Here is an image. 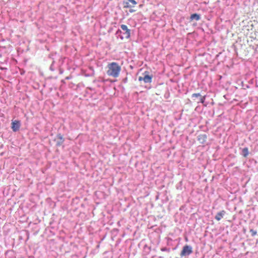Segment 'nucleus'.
I'll use <instances>...</instances> for the list:
<instances>
[{
    "instance_id": "obj_3",
    "label": "nucleus",
    "mask_w": 258,
    "mask_h": 258,
    "mask_svg": "<svg viewBox=\"0 0 258 258\" xmlns=\"http://www.w3.org/2000/svg\"><path fill=\"white\" fill-rule=\"evenodd\" d=\"M192 252V247L188 245H184L180 252V255L181 257L189 255Z\"/></svg>"
},
{
    "instance_id": "obj_5",
    "label": "nucleus",
    "mask_w": 258,
    "mask_h": 258,
    "mask_svg": "<svg viewBox=\"0 0 258 258\" xmlns=\"http://www.w3.org/2000/svg\"><path fill=\"white\" fill-rule=\"evenodd\" d=\"M152 76H150L148 74V72H145L144 73V76L143 77H139V81H143L145 83H151L152 82Z\"/></svg>"
},
{
    "instance_id": "obj_2",
    "label": "nucleus",
    "mask_w": 258,
    "mask_h": 258,
    "mask_svg": "<svg viewBox=\"0 0 258 258\" xmlns=\"http://www.w3.org/2000/svg\"><path fill=\"white\" fill-rule=\"evenodd\" d=\"M137 4V2L135 0H125L122 3L123 8L130 9V12L133 13L136 11L135 10L133 9V8Z\"/></svg>"
},
{
    "instance_id": "obj_11",
    "label": "nucleus",
    "mask_w": 258,
    "mask_h": 258,
    "mask_svg": "<svg viewBox=\"0 0 258 258\" xmlns=\"http://www.w3.org/2000/svg\"><path fill=\"white\" fill-rule=\"evenodd\" d=\"M201 18L200 15L198 14H193L191 15L190 19L191 21H192L194 20H196V21L200 20Z\"/></svg>"
},
{
    "instance_id": "obj_13",
    "label": "nucleus",
    "mask_w": 258,
    "mask_h": 258,
    "mask_svg": "<svg viewBox=\"0 0 258 258\" xmlns=\"http://www.w3.org/2000/svg\"><path fill=\"white\" fill-rule=\"evenodd\" d=\"M250 232L251 233V235L252 236H254V235H256V233H257L256 231L254 230H253V229H250Z\"/></svg>"
},
{
    "instance_id": "obj_1",
    "label": "nucleus",
    "mask_w": 258,
    "mask_h": 258,
    "mask_svg": "<svg viewBox=\"0 0 258 258\" xmlns=\"http://www.w3.org/2000/svg\"><path fill=\"white\" fill-rule=\"evenodd\" d=\"M107 69L106 73L107 75L113 78L118 77L121 70V66L116 62H112L108 63Z\"/></svg>"
},
{
    "instance_id": "obj_8",
    "label": "nucleus",
    "mask_w": 258,
    "mask_h": 258,
    "mask_svg": "<svg viewBox=\"0 0 258 258\" xmlns=\"http://www.w3.org/2000/svg\"><path fill=\"white\" fill-rule=\"evenodd\" d=\"M198 140L201 144H204L207 140V136L205 134L200 135L198 136Z\"/></svg>"
},
{
    "instance_id": "obj_4",
    "label": "nucleus",
    "mask_w": 258,
    "mask_h": 258,
    "mask_svg": "<svg viewBox=\"0 0 258 258\" xmlns=\"http://www.w3.org/2000/svg\"><path fill=\"white\" fill-rule=\"evenodd\" d=\"M120 27L122 31H123L122 35L121 36V39H127L130 37L131 31L129 29H128L127 27L124 24H122L120 26Z\"/></svg>"
},
{
    "instance_id": "obj_9",
    "label": "nucleus",
    "mask_w": 258,
    "mask_h": 258,
    "mask_svg": "<svg viewBox=\"0 0 258 258\" xmlns=\"http://www.w3.org/2000/svg\"><path fill=\"white\" fill-rule=\"evenodd\" d=\"M225 213L226 212L224 210H222L220 212H218L215 216V219L217 221H220L223 217Z\"/></svg>"
},
{
    "instance_id": "obj_7",
    "label": "nucleus",
    "mask_w": 258,
    "mask_h": 258,
    "mask_svg": "<svg viewBox=\"0 0 258 258\" xmlns=\"http://www.w3.org/2000/svg\"><path fill=\"white\" fill-rule=\"evenodd\" d=\"M56 139L57 140L56 141V145L57 146H60L63 144L64 141L63 136L60 134H58L56 136Z\"/></svg>"
},
{
    "instance_id": "obj_6",
    "label": "nucleus",
    "mask_w": 258,
    "mask_h": 258,
    "mask_svg": "<svg viewBox=\"0 0 258 258\" xmlns=\"http://www.w3.org/2000/svg\"><path fill=\"white\" fill-rule=\"evenodd\" d=\"M20 126V122L18 120H15L14 121H12V130L16 132L18 131Z\"/></svg>"
},
{
    "instance_id": "obj_12",
    "label": "nucleus",
    "mask_w": 258,
    "mask_h": 258,
    "mask_svg": "<svg viewBox=\"0 0 258 258\" xmlns=\"http://www.w3.org/2000/svg\"><path fill=\"white\" fill-rule=\"evenodd\" d=\"M248 149L247 148H244L242 149V154L244 157H246L248 155Z\"/></svg>"
},
{
    "instance_id": "obj_14",
    "label": "nucleus",
    "mask_w": 258,
    "mask_h": 258,
    "mask_svg": "<svg viewBox=\"0 0 258 258\" xmlns=\"http://www.w3.org/2000/svg\"><path fill=\"white\" fill-rule=\"evenodd\" d=\"M167 250V249L166 248H163L161 249L162 251H165V250Z\"/></svg>"
},
{
    "instance_id": "obj_10",
    "label": "nucleus",
    "mask_w": 258,
    "mask_h": 258,
    "mask_svg": "<svg viewBox=\"0 0 258 258\" xmlns=\"http://www.w3.org/2000/svg\"><path fill=\"white\" fill-rule=\"evenodd\" d=\"M192 97H199L200 102L203 103L205 102V96H202L200 93H194Z\"/></svg>"
}]
</instances>
